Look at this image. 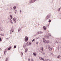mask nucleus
Here are the masks:
<instances>
[{
    "label": "nucleus",
    "instance_id": "nucleus-1",
    "mask_svg": "<svg viewBox=\"0 0 61 61\" xmlns=\"http://www.w3.org/2000/svg\"><path fill=\"white\" fill-rule=\"evenodd\" d=\"M43 32L42 31H39L37 32L36 33V35H39V34H43Z\"/></svg>",
    "mask_w": 61,
    "mask_h": 61
},
{
    "label": "nucleus",
    "instance_id": "nucleus-2",
    "mask_svg": "<svg viewBox=\"0 0 61 61\" xmlns=\"http://www.w3.org/2000/svg\"><path fill=\"white\" fill-rule=\"evenodd\" d=\"M36 0H31L30 1V4H31L32 3H34L35 2Z\"/></svg>",
    "mask_w": 61,
    "mask_h": 61
},
{
    "label": "nucleus",
    "instance_id": "nucleus-3",
    "mask_svg": "<svg viewBox=\"0 0 61 61\" xmlns=\"http://www.w3.org/2000/svg\"><path fill=\"white\" fill-rule=\"evenodd\" d=\"M14 31V30L13 29H11L10 32L11 34H12L13 32Z\"/></svg>",
    "mask_w": 61,
    "mask_h": 61
},
{
    "label": "nucleus",
    "instance_id": "nucleus-4",
    "mask_svg": "<svg viewBox=\"0 0 61 61\" xmlns=\"http://www.w3.org/2000/svg\"><path fill=\"white\" fill-rule=\"evenodd\" d=\"M44 37L46 38H48L49 39V37L48 35H45L44 36Z\"/></svg>",
    "mask_w": 61,
    "mask_h": 61
},
{
    "label": "nucleus",
    "instance_id": "nucleus-5",
    "mask_svg": "<svg viewBox=\"0 0 61 61\" xmlns=\"http://www.w3.org/2000/svg\"><path fill=\"white\" fill-rule=\"evenodd\" d=\"M16 20V18L15 17H14L13 18V21H14V23H16V21L15 20Z\"/></svg>",
    "mask_w": 61,
    "mask_h": 61
},
{
    "label": "nucleus",
    "instance_id": "nucleus-6",
    "mask_svg": "<svg viewBox=\"0 0 61 61\" xmlns=\"http://www.w3.org/2000/svg\"><path fill=\"white\" fill-rule=\"evenodd\" d=\"M50 16H47L46 17V19H49V18H50Z\"/></svg>",
    "mask_w": 61,
    "mask_h": 61
},
{
    "label": "nucleus",
    "instance_id": "nucleus-7",
    "mask_svg": "<svg viewBox=\"0 0 61 61\" xmlns=\"http://www.w3.org/2000/svg\"><path fill=\"white\" fill-rule=\"evenodd\" d=\"M49 42V40H47L46 41V42L45 43V44H47V43H48Z\"/></svg>",
    "mask_w": 61,
    "mask_h": 61
},
{
    "label": "nucleus",
    "instance_id": "nucleus-8",
    "mask_svg": "<svg viewBox=\"0 0 61 61\" xmlns=\"http://www.w3.org/2000/svg\"><path fill=\"white\" fill-rule=\"evenodd\" d=\"M24 39L25 41V42H27L26 41H27V40H28V39H28V38H25Z\"/></svg>",
    "mask_w": 61,
    "mask_h": 61
},
{
    "label": "nucleus",
    "instance_id": "nucleus-9",
    "mask_svg": "<svg viewBox=\"0 0 61 61\" xmlns=\"http://www.w3.org/2000/svg\"><path fill=\"white\" fill-rule=\"evenodd\" d=\"M46 39H45V38H43V42H44V43H46Z\"/></svg>",
    "mask_w": 61,
    "mask_h": 61
},
{
    "label": "nucleus",
    "instance_id": "nucleus-10",
    "mask_svg": "<svg viewBox=\"0 0 61 61\" xmlns=\"http://www.w3.org/2000/svg\"><path fill=\"white\" fill-rule=\"evenodd\" d=\"M48 49L50 51L52 50V48L50 46L48 47Z\"/></svg>",
    "mask_w": 61,
    "mask_h": 61
},
{
    "label": "nucleus",
    "instance_id": "nucleus-11",
    "mask_svg": "<svg viewBox=\"0 0 61 61\" xmlns=\"http://www.w3.org/2000/svg\"><path fill=\"white\" fill-rule=\"evenodd\" d=\"M33 55L35 56H36V52H34L33 53Z\"/></svg>",
    "mask_w": 61,
    "mask_h": 61
},
{
    "label": "nucleus",
    "instance_id": "nucleus-12",
    "mask_svg": "<svg viewBox=\"0 0 61 61\" xmlns=\"http://www.w3.org/2000/svg\"><path fill=\"white\" fill-rule=\"evenodd\" d=\"M11 47L10 46L9 48H8V50H10V49H11Z\"/></svg>",
    "mask_w": 61,
    "mask_h": 61
},
{
    "label": "nucleus",
    "instance_id": "nucleus-13",
    "mask_svg": "<svg viewBox=\"0 0 61 61\" xmlns=\"http://www.w3.org/2000/svg\"><path fill=\"white\" fill-rule=\"evenodd\" d=\"M13 8L14 10H15L16 8V6H14L13 7Z\"/></svg>",
    "mask_w": 61,
    "mask_h": 61
},
{
    "label": "nucleus",
    "instance_id": "nucleus-14",
    "mask_svg": "<svg viewBox=\"0 0 61 61\" xmlns=\"http://www.w3.org/2000/svg\"><path fill=\"white\" fill-rule=\"evenodd\" d=\"M46 61H51V60L48 59H45Z\"/></svg>",
    "mask_w": 61,
    "mask_h": 61
},
{
    "label": "nucleus",
    "instance_id": "nucleus-15",
    "mask_svg": "<svg viewBox=\"0 0 61 61\" xmlns=\"http://www.w3.org/2000/svg\"><path fill=\"white\" fill-rule=\"evenodd\" d=\"M28 50L26 48L25 49V52H27Z\"/></svg>",
    "mask_w": 61,
    "mask_h": 61
},
{
    "label": "nucleus",
    "instance_id": "nucleus-16",
    "mask_svg": "<svg viewBox=\"0 0 61 61\" xmlns=\"http://www.w3.org/2000/svg\"><path fill=\"white\" fill-rule=\"evenodd\" d=\"M6 51H7V50H6V49L5 51H4V54H5V52H6Z\"/></svg>",
    "mask_w": 61,
    "mask_h": 61
},
{
    "label": "nucleus",
    "instance_id": "nucleus-17",
    "mask_svg": "<svg viewBox=\"0 0 61 61\" xmlns=\"http://www.w3.org/2000/svg\"><path fill=\"white\" fill-rule=\"evenodd\" d=\"M10 18H11V19H13V16L12 15H10Z\"/></svg>",
    "mask_w": 61,
    "mask_h": 61
},
{
    "label": "nucleus",
    "instance_id": "nucleus-18",
    "mask_svg": "<svg viewBox=\"0 0 61 61\" xmlns=\"http://www.w3.org/2000/svg\"><path fill=\"white\" fill-rule=\"evenodd\" d=\"M26 46V45H23V48H25V47Z\"/></svg>",
    "mask_w": 61,
    "mask_h": 61
},
{
    "label": "nucleus",
    "instance_id": "nucleus-19",
    "mask_svg": "<svg viewBox=\"0 0 61 61\" xmlns=\"http://www.w3.org/2000/svg\"><path fill=\"white\" fill-rule=\"evenodd\" d=\"M10 22L11 24H13V22H12V21L10 19Z\"/></svg>",
    "mask_w": 61,
    "mask_h": 61
},
{
    "label": "nucleus",
    "instance_id": "nucleus-20",
    "mask_svg": "<svg viewBox=\"0 0 61 61\" xmlns=\"http://www.w3.org/2000/svg\"><path fill=\"white\" fill-rule=\"evenodd\" d=\"M43 28L44 29V30H46V28L45 26L43 27Z\"/></svg>",
    "mask_w": 61,
    "mask_h": 61
},
{
    "label": "nucleus",
    "instance_id": "nucleus-21",
    "mask_svg": "<svg viewBox=\"0 0 61 61\" xmlns=\"http://www.w3.org/2000/svg\"><path fill=\"white\" fill-rule=\"evenodd\" d=\"M60 57H61L59 55L58 56L57 58H60Z\"/></svg>",
    "mask_w": 61,
    "mask_h": 61
},
{
    "label": "nucleus",
    "instance_id": "nucleus-22",
    "mask_svg": "<svg viewBox=\"0 0 61 61\" xmlns=\"http://www.w3.org/2000/svg\"><path fill=\"white\" fill-rule=\"evenodd\" d=\"M18 32H20V31H21V29H18Z\"/></svg>",
    "mask_w": 61,
    "mask_h": 61
},
{
    "label": "nucleus",
    "instance_id": "nucleus-23",
    "mask_svg": "<svg viewBox=\"0 0 61 61\" xmlns=\"http://www.w3.org/2000/svg\"><path fill=\"white\" fill-rule=\"evenodd\" d=\"M41 50H42V51H43V50H44V48H41Z\"/></svg>",
    "mask_w": 61,
    "mask_h": 61
},
{
    "label": "nucleus",
    "instance_id": "nucleus-24",
    "mask_svg": "<svg viewBox=\"0 0 61 61\" xmlns=\"http://www.w3.org/2000/svg\"><path fill=\"white\" fill-rule=\"evenodd\" d=\"M28 42H27L26 43V46H28Z\"/></svg>",
    "mask_w": 61,
    "mask_h": 61
},
{
    "label": "nucleus",
    "instance_id": "nucleus-25",
    "mask_svg": "<svg viewBox=\"0 0 61 61\" xmlns=\"http://www.w3.org/2000/svg\"><path fill=\"white\" fill-rule=\"evenodd\" d=\"M5 61H8V58L7 57L6 58V59H5Z\"/></svg>",
    "mask_w": 61,
    "mask_h": 61
},
{
    "label": "nucleus",
    "instance_id": "nucleus-26",
    "mask_svg": "<svg viewBox=\"0 0 61 61\" xmlns=\"http://www.w3.org/2000/svg\"><path fill=\"white\" fill-rule=\"evenodd\" d=\"M42 58H42V57H39V59H40V60H42Z\"/></svg>",
    "mask_w": 61,
    "mask_h": 61
},
{
    "label": "nucleus",
    "instance_id": "nucleus-27",
    "mask_svg": "<svg viewBox=\"0 0 61 61\" xmlns=\"http://www.w3.org/2000/svg\"><path fill=\"white\" fill-rule=\"evenodd\" d=\"M0 35L1 36H4V35L2 34H0Z\"/></svg>",
    "mask_w": 61,
    "mask_h": 61
},
{
    "label": "nucleus",
    "instance_id": "nucleus-28",
    "mask_svg": "<svg viewBox=\"0 0 61 61\" xmlns=\"http://www.w3.org/2000/svg\"><path fill=\"white\" fill-rule=\"evenodd\" d=\"M51 22V20H49V21H48L49 23H50Z\"/></svg>",
    "mask_w": 61,
    "mask_h": 61
},
{
    "label": "nucleus",
    "instance_id": "nucleus-29",
    "mask_svg": "<svg viewBox=\"0 0 61 61\" xmlns=\"http://www.w3.org/2000/svg\"><path fill=\"white\" fill-rule=\"evenodd\" d=\"M29 45H32V43L31 42H30L28 44Z\"/></svg>",
    "mask_w": 61,
    "mask_h": 61
},
{
    "label": "nucleus",
    "instance_id": "nucleus-30",
    "mask_svg": "<svg viewBox=\"0 0 61 61\" xmlns=\"http://www.w3.org/2000/svg\"><path fill=\"white\" fill-rule=\"evenodd\" d=\"M14 48H16V46L15 45L14 47Z\"/></svg>",
    "mask_w": 61,
    "mask_h": 61
},
{
    "label": "nucleus",
    "instance_id": "nucleus-31",
    "mask_svg": "<svg viewBox=\"0 0 61 61\" xmlns=\"http://www.w3.org/2000/svg\"><path fill=\"white\" fill-rule=\"evenodd\" d=\"M51 55H52V56H53L54 54L53 53H51Z\"/></svg>",
    "mask_w": 61,
    "mask_h": 61
},
{
    "label": "nucleus",
    "instance_id": "nucleus-32",
    "mask_svg": "<svg viewBox=\"0 0 61 61\" xmlns=\"http://www.w3.org/2000/svg\"><path fill=\"white\" fill-rule=\"evenodd\" d=\"M13 9V8L12 7H11L10 8V10H12Z\"/></svg>",
    "mask_w": 61,
    "mask_h": 61
},
{
    "label": "nucleus",
    "instance_id": "nucleus-33",
    "mask_svg": "<svg viewBox=\"0 0 61 61\" xmlns=\"http://www.w3.org/2000/svg\"><path fill=\"white\" fill-rule=\"evenodd\" d=\"M61 9V8H60L59 9H58V11H59V10H60V9Z\"/></svg>",
    "mask_w": 61,
    "mask_h": 61
},
{
    "label": "nucleus",
    "instance_id": "nucleus-34",
    "mask_svg": "<svg viewBox=\"0 0 61 61\" xmlns=\"http://www.w3.org/2000/svg\"><path fill=\"white\" fill-rule=\"evenodd\" d=\"M42 60H43V61H46L45 60V59H44V58H42Z\"/></svg>",
    "mask_w": 61,
    "mask_h": 61
},
{
    "label": "nucleus",
    "instance_id": "nucleus-35",
    "mask_svg": "<svg viewBox=\"0 0 61 61\" xmlns=\"http://www.w3.org/2000/svg\"><path fill=\"white\" fill-rule=\"evenodd\" d=\"M41 53L42 54H43V55H44V54H45V53H43V52H41Z\"/></svg>",
    "mask_w": 61,
    "mask_h": 61
},
{
    "label": "nucleus",
    "instance_id": "nucleus-36",
    "mask_svg": "<svg viewBox=\"0 0 61 61\" xmlns=\"http://www.w3.org/2000/svg\"><path fill=\"white\" fill-rule=\"evenodd\" d=\"M21 54L22 55H23V52H21Z\"/></svg>",
    "mask_w": 61,
    "mask_h": 61
},
{
    "label": "nucleus",
    "instance_id": "nucleus-37",
    "mask_svg": "<svg viewBox=\"0 0 61 61\" xmlns=\"http://www.w3.org/2000/svg\"><path fill=\"white\" fill-rule=\"evenodd\" d=\"M34 41H35V39H33L32 40V42H33Z\"/></svg>",
    "mask_w": 61,
    "mask_h": 61
},
{
    "label": "nucleus",
    "instance_id": "nucleus-38",
    "mask_svg": "<svg viewBox=\"0 0 61 61\" xmlns=\"http://www.w3.org/2000/svg\"><path fill=\"white\" fill-rule=\"evenodd\" d=\"M2 31V29H1V28L0 27V31Z\"/></svg>",
    "mask_w": 61,
    "mask_h": 61
},
{
    "label": "nucleus",
    "instance_id": "nucleus-39",
    "mask_svg": "<svg viewBox=\"0 0 61 61\" xmlns=\"http://www.w3.org/2000/svg\"><path fill=\"white\" fill-rule=\"evenodd\" d=\"M2 39H1V38L0 37V41H2Z\"/></svg>",
    "mask_w": 61,
    "mask_h": 61
},
{
    "label": "nucleus",
    "instance_id": "nucleus-40",
    "mask_svg": "<svg viewBox=\"0 0 61 61\" xmlns=\"http://www.w3.org/2000/svg\"><path fill=\"white\" fill-rule=\"evenodd\" d=\"M30 58H29L28 60V61H30Z\"/></svg>",
    "mask_w": 61,
    "mask_h": 61
},
{
    "label": "nucleus",
    "instance_id": "nucleus-41",
    "mask_svg": "<svg viewBox=\"0 0 61 61\" xmlns=\"http://www.w3.org/2000/svg\"><path fill=\"white\" fill-rule=\"evenodd\" d=\"M15 14H16V12H17V11L15 10Z\"/></svg>",
    "mask_w": 61,
    "mask_h": 61
},
{
    "label": "nucleus",
    "instance_id": "nucleus-42",
    "mask_svg": "<svg viewBox=\"0 0 61 61\" xmlns=\"http://www.w3.org/2000/svg\"><path fill=\"white\" fill-rule=\"evenodd\" d=\"M40 44L41 45H42V43H41V42H40Z\"/></svg>",
    "mask_w": 61,
    "mask_h": 61
},
{
    "label": "nucleus",
    "instance_id": "nucleus-43",
    "mask_svg": "<svg viewBox=\"0 0 61 61\" xmlns=\"http://www.w3.org/2000/svg\"><path fill=\"white\" fill-rule=\"evenodd\" d=\"M39 37H36V39H38Z\"/></svg>",
    "mask_w": 61,
    "mask_h": 61
},
{
    "label": "nucleus",
    "instance_id": "nucleus-44",
    "mask_svg": "<svg viewBox=\"0 0 61 61\" xmlns=\"http://www.w3.org/2000/svg\"><path fill=\"white\" fill-rule=\"evenodd\" d=\"M36 44H37V45H38V42H37L36 43Z\"/></svg>",
    "mask_w": 61,
    "mask_h": 61
},
{
    "label": "nucleus",
    "instance_id": "nucleus-45",
    "mask_svg": "<svg viewBox=\"0 0 61 61\" xmlns=\"http://www.w3.org/2000/svg\"><path fill=\"white\" fill-rule=\"evenodd\" d=\"M27 36H25V38H27Z\"/></svg>",
    "mask_w": 61,
    "mask_h": 61
},
{
    "label": "nucleus",
    "instance_id": "nucleus-46",
    "mask_svg": "<svg viewBox=\"0 0 61 61\" xmlns=\"http://www.w3.org/2000/svg\"><path fill=\"white\" fill-rule=\"evenodd\" d=\"M49 36H51V34H50V35H49Z\"/></svg>",
    "mask_w": 61,
    "mask_h": 61
},
{
    "label": "nucleus",
    "instance_id": "nucleus-47",
    "mask_svg": "<svg viewBox=\"0 0 61 61\" xmlns=\"http://www.w3.org/2000/svg\"><path fill=\"white\" fill-rule=\"evenodd\" d=\"M9 38H7L6 39H8Z\"/></svg>",
    "mask_w": 61,
    "mask_h": 61
},
{
    "label": "nucleus",
    "instance_id": "nucleus-48",
    "mask_svg": "<svg viewBox=\"0 0 61 61\" xmlns=\"http://www.w3.org/2000/svg\"><path fill=\"white\" fill-rule=\"evenodd\" d=\"M31 60L32 61H33V59Z\"/></svg>",
    "mask_w": 61,
    "mask_h": 61
},
{
    "label": "nucleus",
    "instance_id": "nucleus-49",
    "mask_svg": "<svg viewBox=\"0 0 61 61\" xmlns=\"http://www.w3.org/2000/svg\"><path fill=\"white\" fill-rule=\"evenodd\" d=\"M38 25H39H39H40V24H38Z\"/></svg>",
    "mask_w": 61,
    "mask_h": 61
},
{
    "label": "nucleus",
    "instance_id": "nucleus-50",
    "mask_svg": "<svg viewBox=\"0 0 61 61\" xmlns=\"http://www.w3.org/2000/svg\"><path fill=\"white\" fill-rule=\"evenodd\" d=\"M10 14H11V12H10Z\"/></svg>",
    "mask_w": 61,
    "mask_h": 61
},
{
    "label": "nucleus",
    "instance_id": "nucleus-51",
    "mask_svg": "<svg viewBox=\"0 0 61 61\" xmlns=\"http://www.w3.org/2000/svg\"><path fill=\"white\" fill-rule=\"evenodd\" d=\"M20 12H21V10H20Z\"/></svg>",
    "mask_w": 61,
    "mask_h": 61
},
{
    "label": "nucleus",
    "instance_id": "nucleus-52",
    "mask_svg": "<svg viewBox=\"0 0 61 61\" xmlns=\"http://www.w3.org/2000/svg\"><path fill=\"white\" fill-rule=\"evenodd\" d=\"M1 49H0V50Z\"/></svg>",
    "mask_w": 61,
    "mask_h": 61
},
{
    "label": "nucleus",
    "instance_id": "nucleus-53",
    "mask_svg": "<svg viewBox=\"0 0 61 61\" xmlns=\"http://www.w3.org/2000/svg\"><path fill=\"white\" fill-rule=\"evenodd\" d=\"M61 59V58L60 59Z\"/></svg>",
    "mask_w": 61,
    "mask_h": 61
}]
</instances>
